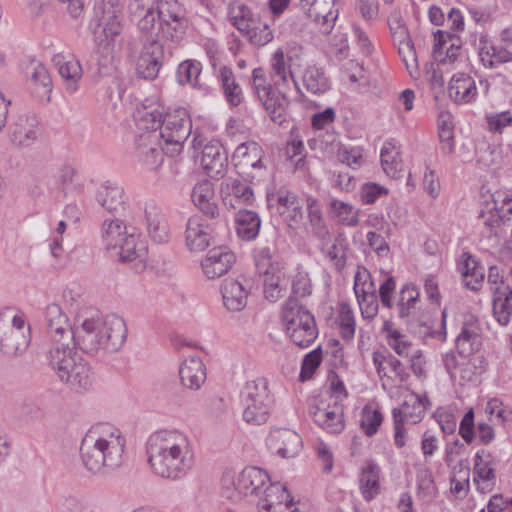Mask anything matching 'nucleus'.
I'll list each match as a JSON object with an SVG mask.
<instances>
[{"instance_id": "nucleus-36", "label": "nucleus", "mask_w": 512, "mask_h": 512, "mask_svg": "<svg viewBox=\"0 0 512 512\" xmlns=\"http://www.w3.org/2000/svg\"><path fill=\"white\" fill-rule=\"evenodd\" d=\"M222 297L228 310L238 312L246 307L248 293L239 281L227 279L222 285Z\"/></svg>"}, {"instance_id": "nucleus-49", "label": "nucleus", "mask_w": 512, "mask_h": 512, "mask_svg": "<svg viewBox=\"0 0 512 512\" xmlns=\"http://www.w3.org/2000/svg\"><path fill=\"white\" fill-rule=\"evenodd\" d=\"M306 205L312 233L317 238L325 240V238L329 235V231L324 222L322 212L317 203V200L309 196L306 200Z\"/></svg>"}, {"instance_id": "nucleus-56", "label": "nucleus", "mask_w": 512, "mask_h": 512, "mask_svg": "<svg viewBox=\"0 0 512 512\" xmlns=\"http://www.w3.org/2000/svg\"><path fill=\"white\" fill-rule=\"evenodd\" d=\"M476 164L479 169L496 171L500 163V153L490 146L480 147L476 151Z\"/></svg>"}, {"instance_id": "nucleus-59", "label": "nucleus", "mask_w": 512, "mask_h": 512, "mask_svg": "<svg viewBox=\"0 0 512 512\" xmlns=\"http://www.w3.org/2000/svg\"><path fill=\"white\" fill-rule=\"evenodd\" d=\"M118 255L123 262H130L139 257L141 249L137 248V238L133 233H127L117 246Z\"/></svg>"}, {"instance_id": "nucleus-50", "label": "nucleus", "mask_w": 512, "mask_h": 512, "mask_svg": "<svg viewBox=\"0 0 512 512\" xmlns=\"http://www.w3.org/2000/svg\"><path fill=\"white\" fill-rule=\"evenodd\" d=\"M202 65L195 60H186L179 64L176 72L179 84H191L194 88H200L199 76L201 74Z\"/></svg>"}, {"instance_id": "nucleus-58", "label": "nucleus", "mask_w": 512, "mask_h": 512, "mask_svg": "<svg viewBox=\"0 0 512 512\" xmlns=\"http://www.w3.org/2000/svg\"><path fill=\"white\" fill-rule=\"evenodd\" d=\"M159 25L164 37L171 41H179L186 32L188 21L182 16L179 20L159 21Z\"/></svg>"}, {"instance_id": "nucleus-9", "label": "nucleus", "mask_w": 512, "mask_h": 512, "mask_svg": "<svg viewBox=\"0 0 512 512\" xmlns=\"http://www.w3.org/2000/svg\"><path fill=\"white\" fill-rule=\"evenodd\" d=\"M158 130H143L135 137L134 161L148 172H156L164 162V153L159 142Z\"/></svg>"}, {"instance_id": "nucleus-42", "label": "nucleus", "mask_w": 512, "mask_h": 512, "mask_svg": "<svg viewBox=\"0 0 512 512\" xmlns=\"http://www.w3.org/2000/svg\"><path fill=\"white\" fill-rule=\"evenodd\" d=\"M218 79L221 83L224 96L231 106H238L243 101V92L237 83L231 68L223 66L219 70Z\"/></svg>"}, {"instance_id": "nucleus-16", "label": "nucleus", "mask_w": 512, "mask_h": 512, "mask_svg": "<svg viewBox=\"0 0 512 512\" xmlns=\"http://www.w3.org/2000/svg\"><path fill=\"white\" fill-rule=\"evenodd\" d=\"M310 414L314 422L327 433L339 434L345 428L343 407L337 401L326 407L312 406Z\"/></svg>"}, {"instance_id": "nucleus-38", "label": "nucleus", "mask_w": 512, "mask_h": 512, "mask_svg": "<svg viewBox=\"0 0 512 512\" xmlns=\"http://www.w3.org/2000/svg\"><path fill=\"white\" fill-rule=\"evenodd\" d=\"M381 165L387 176L399 179L403 176L399 146L394 140L386 141L380 152Z\"/></svg>"}, {"instance_id": "nucleus-53", "label": "nucleus", "mask_w": 512, "mask_h": 512, "mask_svg": "<svg viewBox=\"0 0 512 512\" xmlns=\"http://www.w3.org/2000/svg\"><path fill=\"white\" fill-rule=\"evenodd\" d=\"M303 85L313 94H322L328 90L329 84L324 73L316 67H309L303 75Z\"/></svg>"}, {"instance_id": "nucleus-63", "label": "nucleus", "mask_w": 512, "mask_h": 512, "mask_svg": "<svg viewBox=\"0 0 512 512\" xmlns=\"http://www.w3.org/2000/svg\"><path fill=\"white\" fill-rule=\"evenodd\" d=\"M353 290L357 299L376 293L374 283L367 270L356 273Z\"/></svg>"}, {"instance_id": "nucleus-28", "label": "nucleus", "mask_w": 512, "mask_h": 512, "mask_svg": "<svg viewBox=\"0 0 512 512\" xmlns=\"http://www.w3.org/2000/svg\"><path fill=\"white\" fill-rule=\"evenodd\" d=\"M53 62L59 74L65 81L66 90L74 93L78 90V82L82 78L83 70L78 59L73 56L55 55Z\"/></svg>"}, {"instance_id": "nucleus-17", "label": "nucleus", "mask_w": 512, "mask_h": 512, "mask_svg": "<svg viewBox=\"0 0 512 512\" xmlns=\"http://www.w3.org/2000/svg\"><path fill=\"white\" fill-rule=\"evenodd\" d=\"M163 48L157 40L145 43L137 60L136 71L140 78L153 80L162 66Z\"/></svg>"}, {"instance_id": "nucleus-23", "label": "nucleus", "mask_w": 512, "mask_h": 512, "mask_svg": "<svg viewBox=\"0 0 512 512\" xmlns=\"http://www.w3.org/2000/svg\"><path fill=\"white\" fill-rule=\"evenodd\" d=\"M235 262V255L224 248L210 250L202 260L203 273L208 279H214L226 274Z\"/></svg>"}, {"instance_id": "nucleus-48", "label": "nucleus", "mask_w": 512, "mask_h": 512, "mask_svg": "<svg viewBox=\"0 0 512 512\" xmlns=\"http://www.w3.org/2000/svg\"><path fill=\"white\" fill-rule=\"evenodd\" d=\"M360 490L365 500H372L380 491L379 468L376 464H369L361 472Z\"/></svg>"}, {"instance_id": "nucleus-45", "label": "nucleus", "mask_w": 512, "mask_h": 512, "mask_svg": "<svg viewBox=\"0 0 512 512\" xmlns=\"http://www.w3.org/2000/svg\"><path fill=\"white\" fill-rule=\"evenodd\" d=\"M493 315L499 324L505 326L509 323L512 315V290L510 287H503V290L492 293Z\"/></svg>"}, {"instance_id": "nucleus-30", "label": "nucleus", "mask_w": 512, "mask_h": 512, "mask_svg": "<svg viewBox=\"0 0 512 512\" xmlns=\"http://www.w3.org/2000/svg\"><path fill=\"white\" fill-rule=\"evenodd\" d=\"M97 203L108 212H116L124 207V189L112 181H105L96 190Z\"/></svg>"}, {"instance_id": "nucleus-52", "label": "nucleus", "mask_w": 512, "mask_h": 512, "mask_svg": "<svg viewBox=\"0 0 512 512\" xmlns=\"http://www.w3.org/2000/svg\"><path fill=\"white\" fill-rule=\"evenodd\" d=\"M331 212L337 216L339 222L343 225L350 227H356L359 225L360 210L355 209L352 205L346 202L333 200L331 202Z\"/></svg>"}, {"instance_id": "nucleus-19", "label": "nucleus", "mask_w": 512, "mask_h": 512, "mask_svg": "<svg viewBox=\"0 0 512 512\" xmlns=\"http://www.w3.org/2000/svg\"><path fill=\"white\" fill-rule=\"evenodd\" d=\"M407 391L408 393L404 396L402 404L392 411L393 421L397 422L399 420L400 422L416 424L421 421L429 400L427 397H421L412 391Z\"/></svg>"}, {"instance_id": "nucleus-43", "label": "nucleus", "mask_w": 512, "mask_h": 512, "mask_svg": "<svg viewBox=\"0 0 512 512\" xmlns=\"http://www.w3.org/2000/svg\"><path fill=\"white\" fill-rule=\"evenodd\" d=\"M228 15L233 25L242 34L249 31L254 24H260L259 15H255L249 7L242 3H233L228 7Z\"/></svg>"}, {"instance_id": "nucleus-51", "label": "nucleus", "mask_w": 512, "mask_h": 512, "mask_svg": "<svg viewBox=\"0 0 512 512\" xmlns=\"http://www.w3.org/2000/svg\"><path fill=\"white\" fill-rule=\"evenodd\" d=\"M347 246L346 240L340 237L335 238L330 245L323 244L322 246V251L338 271H341L346 265Z\"/></svg>"}, {"instance_id": "nucleus-5", "label": "nucleus", "mask_w": 512, "mask_h": 512, "mask_svg": "<svg viewBox=\"0 0 512 512\" xmlns=\"http://www.w3.org/2000/svg\"><path fill=\"white\" fill-rule=\"evenodd\" d=\"M122 9L121 0H98L95 3L90 27L99 45L109 46L120 36Z\"/></svg>"}, {"instance_id": "nucleus-27", "label": "nucleus", "mask_w": 512, "mask_h": 512, "mask_svg": "<svg viewBox=\"0 0 512 512\" xmlns=\"http://www.w3.org/2000/svg\"><path fill=\"white\" fill-rule=\"evenodd\" d=\"M268 480V475L262 469L247 467L238 475L237 485L244 491V495H247V503H253V498L262 494Z\"/></svg>"}, {"instance_id": "nucleus-44", "label": "nucleus", "mask_w": 512, "mask_h": 512, "mask_svg": "<svg viewBox=\"0 0 512 512\" xmlns=\"http://www.w3.org/2000/svg\"><path fill=\"white\" fill-rule=\"evenodd\" d=\"M153 0H134L131 4V10L134 16L139 17L138 28L148 33L155 27L157 16V10L152 7Z\"/></svg>"}, {"instance_id": "nucleus-57", "label": "nucleus", "mask_w": 512, "mask_h": 512, "mask_svg": "<svg viewBox=\"0 0 512 512\" xmlns=\"http://www.w3.org/2000/svg\"><path fill=\"white\" fill-rule=\"evenodd\" d=\"M157 16L159 21L179 20L185 16V11L176 0H158Z\"/></svg>"}, {"instance_id": "nucleus-29", "label": "nucleus", "mask_w": 512, "mask_h": 512, "mask_svg": "<svg viewBox=\"0 0 512 512\" xmlns=\"http://www.w3.org/2000/svg\"><path fill=\"white\" fill-rule=\"evenodd\" d=\"M302 317L296 325L288 326L286 332L295 345L306 348L315 341L318 331L312 314H304Z\"/></svg>"}, {"instance_id": "nucleus-41", "label": "nucleus", "mask_w": 512, "mask_h": 512, "mask_svg": "<svg viewBox=\"0 0 512 512\" xmlns=\"http://www.w3.org/2000/svg\"><path fill=\"white\" fill-rule=\"evenodd\" d=\"M449 94L456 102H470L477 94L475 81L466 74L454 75L449 85Z\"/></svg>"}, {"instance_id": "nucleus-54", "label": "nucleus", "mask_w": 512, "mask_h": 512, "mask_svg": "<svg viewBox=\"0 0 512 512\" xmlns=\"http://www.w3.org/2000/svg\"><path fill=\"white\" fill-rule=\"evenodd\" d=\"M304 314H311L303 305H301L298 299L289 297L284 303L282 308V320L285 328L288 326L296 325L299 319L303 318Z\"/></svg>"}, {"instance_id": "nucleus-25", "label": "nucleus", "mask_w": 512, "mask_h": 512, "mask_svg": "<svg viewBox=\"0 0 512 512\" xmlns=\"http://www.w3.org/2000/svg\"><path fill=\"white\" fill-rule=\"evenodd\" d=\"M181 384L190 390H199L206 381V367L200 357L191 356L179 367Z\"/></svg>"}, {"instance_id": "nucleus-46", "label": "nucleus", "mask_w": 512, "mask_h": 512, "mask_svg": "<svg viewBox=\"0 0 512 512\" xmlns=\"http://www.w3.org/2000/svg\"><path fill=\"white\" fill-rule=\"evenodd\" d=\"M126 225L120 219H106L101 226V238L106 249H116L127 234Z\"/></svg>"}, {"instance_id": "nucleus-39", "label": "nucleus", "mask_w": 512, "mask_h": 512, "mask_svg": "<svg viewBox=\"0 0 512 512\" xmlns=\"http://www.w3.org/2000/svg\"><path fill=\"white\" fill-rule=\"evenodd\" d=\"M261 227L259 215L252 210L240 209L235 215V228L237 235L245 241L257 237Z\"/></svg>"}, {"instance_id": "nucleus-2", "label": "nucleus", "mask_w": 512, "mask_h": 512, "mask_svg": "<svg viewBox=\"0 0 512 512\" xmlns=\"http://www.w3.org/2000/svg\"><path fill=\"white\" fill-rule=\"evenodd\" d=\"M126 337L127 328L121 317L115 314L101 316L87 309L75 318L71 346L90 355L101 350L113 353L123 346Z\"/></svg>"}, {"instance_id": "nucleus-18", "label": "nucleus", "mask_w": 512, "mask_h": 512, "mask_svg": "<svg viewBox=\"0 0 512 512\" xmlns=\"http://www.w3.org/2000/svg\"><path fill=\"white\" fill-rule=\"evenodd\" d=\"M482 344V330L479 320L472 314H465L461 331L456 338V346L460 354L470 355L478 351Z\"/></svg>"}, {"instance_id": "nucleus-3", "label": "nucleus", "mask_w": 512, "mask_h": 512, "mask_svg": "<svg viewBox=\"0 0 512 512\" xmlns=\"http://www.w3.org/2000/svg\"><path fill=\"white\" fill-rule=\"evenodd\" d=\"M46 358L60 381L66 383L71 389L82 392L92 387L94 377L91 368L77 355L73 346L61 350L59 348L47 350Z\"/></svg>"}, {"instance_id": "nucleus-62", "label": "nucleus", "mask_w": 512, "mask_h": 512, "mask_svg": "<svg viewBox=\"0 0 512 512\" xmlns=\"http://www.w3.org/2000/svg\"><path fill=\"white\" fill-rule=\"evenodd\" d=\"M252 44L263 46L273 39L272 30L267 23L254 24L249 31L243 33Z\"/></svg>"}, {"instance_id": "nucleus-4", "label": "nucleus", "mask_w": 512, "mask_h": 512, "mask_svg": "<svg viewBox=\"0 0 512 512\" xmlns=\"http://www.w3.org/2000/svg\"><path fill=\"white\" fill-rule=\"evenodd\" d=\"M30 343V326L22 313L12 308L0 311V351L8 356L24 353Z\"/></svg>"}, {"instance_id": "nucleus-13", "label": "nucleus", "mask_w": 512, "mask_h": 512, "mask_svg": "<svg viewBox=\"0 0 512 512\" xmlns=\"http://www.w3.org/2000/svg\"><path fill=\"white\" fill-rule=\"evenodd\" d=\"M495 459L491 452L487 450L477 451L473 466V484L476 490L481 494L491 492L497 481L495 471Z\"/></svg>"}, {"instance_id": "nucleus-20", "label": "nucleus", "mask_w": 512, "mask_h": 512, "mask_svg": "<svg viewBox=\"0 0 512 512\" xmlns=\"http://www.w3.org/2000/svg\"><path fill=\"white\" fill-rule=\"evenodd\" d=\"M433 56L436 61L442 64H453L461 53L459 37L450 32L437 30L434 33Z\"/></svg>"}, {"instance_id": "nucleus-24", "label": "nucleus", "mask_w": 512, "mask_h": 512, "mask_svg": "<svg viewBox=\"0 0 512 512\" xmlns=\"http://www.w3.org/2000/svg\"><path fill=\"white\" fill-rule=\"evenodd\" d=\"M125 440L114 431L101 433V454L105 457V470L109 473L123 462Z\"/></svg>"}, {"instance_id": "nucleus-8", "label": "nucleus", "mask_w": 512, "mask_h": 512, "mask_svg": "<svg viewBox=\"0 0 512 512\" xmlns=\"http://www.w3.org/2000/svg\"><path fill=\"white\" fill-rule=\"evenodd\" d=\"M190 149L201 150L200 164L205 173L211 178H221L228 165L227 154L218 140H209L195 130L190 141Z\"/></svg>"}, {"instance_id": "nucleus-40", "label": "nucleus", "mask_w": 512, "mask_h": 512, "mask_svg": "<svg viewBox=\"0 0 512 512\" xmlns=\"http://www.w3.org/2000/svg\"><path fill=\"white\" fill-rule=\"evenodd\" d=\"M461 258L459 269L465 286L474 291L479 290L484 281V269L469 253H463Z\"/></svg>"}, {"instance_id": "nucleus-6", "label": "nucleus", "mask_w": 512, "mask_h": 512, "mask_svg": "<svg viewBox=\"0 0 512 512\" xmlns=\"http://www.w3.org/2000/svg\"><path fill=\"white\" fill-rule=\"evenodd\" d=\"M273 403L266 378L248 381L243 391V419L253 425L266 423Z\"/></svg>"}, {"instance_id": "nucleus-7", "label": "nucleus", "mask_w": 512, "mask_h": 512, "mask_svg": "<svg viewBox=\"0 0 512 512\" xmlns=\"http://www.w3.org/2000/svg\"><path fill=\"white\" fill-rule=\"evenodd\" d=\"M133 118L138 128H192L191 116L183 107L164 112L160 105H141Z\"/></svg>"}, {"instance_id": "nucleus-34", "label": "nucleus", "mask_w": 512, "mask_h": 512, "mask_svg": "<svg viewBox=\"0 0 512 512\" xmlns=\"http://www.w3.org/2000/svg\"><path fill=\"white\" fill-rule=\"evenodd\" d=\"M185 235L187 246L191 251H202L210 243L209 227L198 216L189 218Z\"/></svg>"}, {"instance_id": "nucleus-31", "label": "nucleus", "mask_w": 512, "mask_h": 512, "mask_svg": "<svg viewBox=\"0 0 512 512\" xmlns=\"http://www.w3.org/2000/svg\"><path fill=\"white\" fill-rule=\"evenodd\" d=\"M223 202L236 208L237 205L251 204L254 200L252 188L238 179L222 183Z\"/></svg>"}, {"instance_id": "nucleus-21", "label": "nucleus", "mask_w": 512, "mask_h": 512, "mask_svg": "<svg viewBox=\"0 0 512 512\" xmlns=\"http://www.w3.org/2000/svg\"><path fill=\"white\" fill-rule=\"evenodd\" d=\"M478 56L485 68L497 69L503 64L512 62V52L502 45H494L488 37H479Z\"/></svg>"}, {"instance_id": "nucleus-37", "label": "nucleus", "mask_w": 512, "mask_h": 512, "mask_svg": "<svg viewBox=\"0 0 512 512\" xmlns=\"http://www.w3.org/2000/svg\"><path fill=\"white\" fill-rule=\"evenodd\" d=\"M419 302L420 292L417 287L411 283L403 285L396 303L398 317L409 323L415 315Z\"/></svg>"}, {"instance_id": "nucleus-12", "label": "nucleus", "mask_w": 512, "mask_h": 512, "mask_svg": "<svg viewBox=\"0 0 512 512\" xmlns=\"http://www.w3.org/2000/svg\"><path fill=\"white\" fill-rule=\"evenodd\" d=\"M263 150L254 142L240 144L235 152L236 166L253 183L260 182L267 175V167L262 162Z\"/></svg>"}, {"instance_id": "nucleus-64", "label": "nucleus", "mask_w": 512, "mask_h": 512, "mask_svg": "<svg viewBox=\"0 0 512 512\" xmlns=\"http://www.w3.org/2000/svg\"><path fill=\"white\" fill-rule=\"evenodd\" d=\"M222 496L232 503H247V495H244V491L237 485V479L234 480L229 477L223 479Z\"/></svg>"}, {"instance_id": "nucleus-55", "label": "nucleus", "mask_w": 512, "mask_h": 512, "mask_svg": "<svg viewBox=\"0 0 512 512\" xmlns=\"http://www.w3.org/2000/svg\"><path fill=\"white\" fill-rule=\"evenodd\" d=\"M264 295L265 298L271 302L277 301L283 296V292L286 290L287 281L281 278L280 275L265 274L264 275Z\"/></svg>"}, {"instance_id": "nucleus-32", "label": "nucleus", "mask_w": 512, "mask_h": 512, "mask_svg": "<svg viewBox=\"0 0 512 512\" xmlns=\"http://www.w3.org/2000/svg\"><path fill=\"white\" fill-rule=\"evenodd\" d=\"M334 2L335 0H319L313 7L306 10L307 16L320 26L322 33H330L338 17Z\"/></svg>"}, {"instance_id": "nucleus-33", "label": "nucleus", "mask_w": 512, "mask_h": 512, "mask_svg": "<svg viewBox=\"0 0 512 512\" xmlns=\"http://www.w3.org/2000/svg\"><path fill=\"white\" fill-rule=\"evenodd\" d=\"M157 133L163 150L172 157L180 154L185 145L190 149L189 139L194 134L192 130H158Z\"/></svg>"}, {"instance_id": "nucleus-22", "label": "nucleus", "mask_w": 512, "mask_h": 512, "mask_svg": "<svg viewBox=\"0 0 512 512\" xmlns=\"http://www.w3.org/2000/svg\"><path fill=\"white\" fill-rule=\"evenodd\" d=\"M263 498H260L256 505L260 512H282L281 507L291 508L293 499L285 486L279 483L269 484L262 489Z\"/></svg>"}, {"instance_id": "nucleus-1", "label": "nucleus", "mask_w": 512, "mask_h": 512, "mask_svg": "<svg viewBox=\"0 0 512 512\" xmlns=\"http://www.w3.org/2000/svg\"><path fill=\"white\" fill-rule=\"evenodd\" d=\"M147 462L152 472L162 478L178 480L192 468L194 451L186 433L161 429L146 441Z\"/></svg>"}, {"instance_id": "nucleus-10", "label": "nucleus", "mask_w": 512, "mask_h": 512, "mask_svg": "<svg viewBox=\"0 0 512 512\" xmlns=\"http://www.w3.org/2000/svg\"><path fill=\"white\" fill-rule=\"evenodd\" d=\"M44 320L48 334L47 350H61L71 346V333L74 328L71 327L68 316L60 305L48 304L44 310Z\"/></svg>"}, {"instance_id": "nucleus-26", "label": "nucleus", "mask_w": 512, "mask_h": 512, "mask_svg": "<svg viewBox=\"0 0 512 512\" xmlns=\"http://www.w3.org/2000/svg\"><path fill=\"white\" fill-rule=\"evenodd\" d=\"M147 232L156 243H165L169 240V227L161 209L153 202L147 203L144 208Z\"/></svg>"}, {"instance_id": "nucleus-60", "label": "nucleus", "mask_w": 512, "mask_h": 512, "mask_svg": "<svg viewBox=\"0 0 512 512\" xmlns=\"http://www.w3.org/2000/svg\"><path fill=\"white\" fill-rule=\"evenodd\" d=\"M340 334L343 339L351 340L355 334V319L348 304H342L339 313Z\"/></svg>"}, {"instance_id": "nucleus-35", "label": "nucleus", "mask_w": 512, "mask_h": 512, "mask_svg": "<svg viewBox=\"0 0 512 512\" xmlns=\"http://www.w3.org/2000/svg\"><path fill=\"white\" fill-rule=\"evenodd\" d=\"M192 201L204 214L215 218L218 215V207L215 203L213 184L210 181H202L192 190Z\"/></svg>"}, {"instance_id": "nucleus-11", "label": "nucleus", "mask_w": 512, "mask_h": 512, "mask_svg": "<svg viewBox=\"0 0 512 512\" xmlns=\"http://www.w3.org/2000/svg\"><path fill=\"white\" fill-rule=\"evenodd\" d=\"M253 85L255 94L269 113L271 120L277 125H282L285 121L286 97L280 95L270 84H266L262 69L253 70Z\"/></svg>"}, {"instance_id": "nucleus-61", "label": "nucleus", "mask_w": 512, "mask_h": 512, "mask_svg": "<svg viewBox=\"0 0 512 512\" xmlns=\"http://www.w3.org/2000/svg\"><path fill=\"white\" fill-rule=\"evenodd\" d=\"M337 156L342 163L347 164L353 169L361 167L365 162L363 150L360 147L348 148L345 145H341L337 151Z\"/></svg>"}, {"instance_id": "nucleus-14", "label": "nucleus", "mask_w": 512, "mask_h": 512, "mask_svg": "<svg viewBox=\"0 0 512 512\" xmlns=\"http://www.w3.org/2000/svg\"><path fill=\"white\" fill-rule=\"evenodd\" d=\"M101 433L98 429L89 430L80 445V455L87 470L96 473H106L105 457L101 454Z\"/></svg>"}, {"instance_id": "nucleus-15", "label": "nucleus", "mask_w": 512, "mask_h": 512, "mask_svg": "<svg viewBox=\"0 0 512 512\" xmlns=\"http://www.w3.org/2000/svg\"><path fill=\"white\" fill-rule=\"evenodd\" d=\"M267 446L272 453L282 458H292L300 452L302 439L298 433L291 429L277 428L269 433Z\"/></svg>"}, {"instance_id": "nucleus-47", "label": "nucleus", "mask_w": 512, "mask_h": 512, "mask_svg": "<svg viewBox=\"0 0 512 512\" xmlns=\"http://www.w3.org/2000/svg\"><path fill=\"white\" fill-rule=\"evenodd\" d=\"M299 197L296 193L290 191L286 187H281L275 191L267 192V203L269 208H274L276 211L285 216L290 212V207L297 204Z\"/></svg>"}]
</instances>
